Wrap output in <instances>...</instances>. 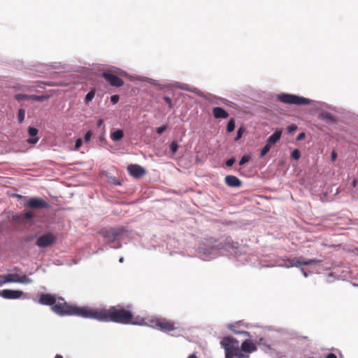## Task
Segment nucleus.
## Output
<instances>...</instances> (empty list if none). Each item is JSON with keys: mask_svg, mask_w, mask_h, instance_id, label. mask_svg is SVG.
Wrapping results in <instances>:
<instances>
[{"mask_svg": "<svg viewBox=\"0 0 358 358\" xmlns=\"http://www.w3.org/2000/svg\"><path fill=\"white\" fill-rule=\"evenodd\" d=\"M245 252L237 242L216 239L213 237L204 238L197 247L200 259L209 261L218 256L241 257Z\"/></svg>", "mask_w": 358, "mask_h": 358, "instance_id": "nucleus-1", "label": "nucleus"}, {"mask_svg": "<svg viewBox=\"0 0 358 358\" xmlns=\"http://www.w3.org/2000/svg\"><path fill=\"white\" fill-rule=\"evenodd\" d=\"M24 207L30 208L29 210H24L22 213H13L11 216L12 222L21 226H26L27 224H34L36 213L33 210L49 209L51 205L46 200L39 196H31L26 199L23 203Z\"/></svg>", "mask_w": 358, "mask_h": 358, "instance_id": "nucleus-2", "label": "nucleus"}, {"mask_svg": "<svg viewBox=\"0 0 358 358\" xmlns=\"http://www.w3.org/2000/svg\"><path fill=\"white\" fill-rule=\"evenodd\" d=\"M102 322H113L123 324L144 325L146 323L143 319L140 322L133 320V314L130 310H127L122 307L110 306L108 310H102Z\"/></svg>", "mask_w": 358, "mask_h": 358, "instance_id": "nucleus-3", "label": "nucleus"}, {"mask_svg": "<svg viewBox=\"0 0 358 358\" xmlns=\"http://www.w3.org/2000/svg\"><path fill=\"white\" fill-rule=\"evenodd\" d=\"M276 97L278 101L285 104H293L296 106L317 104L321 107L329 108V106L325 102L314 101L308 98L294 94L282 92L278 94Z\"/></svg>", "mask_w": 358, "mask_h": 358, "instance_id": "nucleus-4", "label": "nucleus"}, {"mask_svg": "<svg viewBox=\"0 0 358 358\" xmlns=\"http://www.w3.org/2000/svg\"><path fill=\"white\" fill-rule=\"evenodd\" d=\"M129 230L124 226H120L116 227H103L99 231V234L103 238L106 239L103 243V246L106 247L110 243L120 241L125 238H131V236L127 234Z\"/></svg>", "mask_w": 358, "mask_h": 358, "instance_id": "nucleus-5", "label": "nucleus"}, {"mask_svg": "<svg viewBox=\"0 0 358 358\" xmlns=\"http://www.w3.org/2000/svg\"><path fill=\"white\" fill-rule=\"evenodd\" d=\"M103 309H93L86 306H78L73 305V315L83 318L94 319L101 322V315Z\"/></svg>", "mask_w": 358, "mask_h": 358, "instance_id": "nucleus-6", "label": "nucleus"}, {"mask_svg": "<svg viewBox=\"0 0 358 358\" xmlns=\"http://www.w3.org/2000/svg\"><path fill=\"white\" fill-rule=\"evenodd\" d=\"M62 302H58L52 306L51 310L60 317L73 316V305L67 303L63 298H60Z\"/></svg>", "mask_w": 358, "mask_h": 358, "instance_id": "nucleus-7", "label": "nucleus"}, {"mask_svg": "<svg viewBox=\"0 0 358 358\" xmlns=\"http://www.w3.org/2000/svg\"><path fill=\"white\" fill-rule=\"evenodd\" d=\"M57 241V237L52 232L48 231L40 236L36 241V245L41 248H45L54 245Z\"/></svg>", "mask_w": 358, "mask_h": 358, "instance_id": "nucleus-8", "label": "nucleus"}, {"mask_svg": "<svg viewBox=\"0 0 358 358\" xmlns=\"http://www.w3.org/2000/svg\"><path fill=\"white\" fill-rule=\"evenodd\" d=\"M173 87H176V88H178V89H180V90H184V91H187V92H191L195 94H196L197 96L206 99V100H208V101H210V97L208 96V95L206 94L204 92H203L202 91H201L200 90H199L198 88L195 87H192L186 83H180V82H175L173 85H172Z\"/></svg>", "mask_w": 358, "mask_h": 358, "instance_id": "nucleus-9", "label": "nucleus"}, {"mask_svg": "<svg viewBox=\"0 0 358 358\" xmlns=\"http://www.w3.org/2000/svg\"><path fill=\"white\" fill-rule=\"evenodd\" d=\"M101 76L113 87H120L124 85V80L110 70L103 71Z\"/></svg>", "mask_w": 358, "mask_h": 358, "instance_id": "nucleus-10", "label": "nucleus"}, {"mask_svg": "<svg viewBox=\"0 0 358 358\" xmlns=\"http://www.w3.org/2000/svg\"><path fill=\"white\" fill-rule=\"evenodd\" d=\"M127 170L129 174L136 179H139L146 174V169L137 164H129Z\"/></svg>", "mask_w": 358, "mask_h": 358, "instance_id": "nucleus-11", "label": "nucleus"}, {"mask_svg": "<svg viewBox=\"0 0 358 358\" xmlns=\"http://www.w3.org/2000/svg\"><path fill=\"white\" fill-rule=\"evenodd\" d=\"M24 294V292L18 289H4L0 290V296L5 299H19Z\"/></svg>", "mask_w": 358, "mask_h": 358, "instance_id": "nucleus-12", "label": "nucleus"}, {"mask_svg": "<svg viewBox=\"0 0 358 358\" xmlns=\"http://www.w3.org/2000/svg\"><path fill=\"white\" fill-rule=\"evenodd\" d=\"M38 303L45 305L53 306L57 303V297L55 294L50 293H41L39 294Z\"/></svg>", "mask_w": 358, "mask_h": 358, "instance_id": "nucleus-13", "label": "nucleus"}, {"mask_svg": "<svg viewBox=\"0 0 358 358\" xmlns=\"http://www.w3.org/2000/svg\"><path fill=\"white\" fill-rule=\"evenodd\" d=\"M27 133L29 138L26 140L27 143L30 145L36 144L39 140L38 137V129L35 127H29Z\"/></svg>", "mask_w": 358, "mask_h": 358, "instance_id": "nucleus-14", "label": "nucleus"}, {"mask_svg": "<svg viewBox=\"0 0 358 358\" xmlns=\"http://www.w3.org/2000/svg\"><path fill=\"white\" fill-rule=\"evenodd\" d=\"M318 119L331 125H335L338 122L336 117L327 111H322L319 113Z\"/></svg>", "mask_w": 358, "mask_h": 358, "instance_id": "nucleus-15", "label": "nucleus"}, {"mask_svg": "<svg viewBox=\"0 0 358 358\" xmlns=\"http://www.w3.org/2000/svg\"><path fill=\"white\" fill-rule=\"evenodd\" d=\"M226 185L229 187L238 188L242 185L241 180L236 176L227 175L224 178Z\"/></svg>", "mask_w": 358, "mask_h": 358, "instance_id": "nucleus-16", "label": "nucleus"}, {"mask_svg": "<svg viewBox=\"0 0 358 358\" xmlns=\"http://www.w3.org/2000/svg\"><path fill=\"white\" fill-rule=\"evenodd\" d=\"M282 267L289 268L292 267L301 268V257L286 258L283 259Z\"/></svg>", "mask_w": 358, "mask_h": 358, "instance_id": "nucleus-17", "label": "nucleus"}, {"mask_svg": "<svg viewBox=\"0 0 358 358\" xmlns=\"http://www.w3.org/2000/svg\"><path fill=\"white\" fill-rule=\"evenodd\" d=\"M155 325L158 327L159 329L164 333H167L175 329L173 324L165 320H157Z\"/></svg>", "mask_w": 358, "mask_h": 358, "instance_id": "nucleus-18", "label": "nucleus"}, {"mask_svg": "<svg viewBox=\"0 0 358 358\" xmlns=\"http://www.w3.org/2000/svg\"><path fill=\"white\" fill-rule=\"evenodd\" d=\"M282 131L280 129H277L275 130V131L266 139V143L268 144L271 145V146H273L277 143L282 137Z\"/></svg>", "mask_w": 358, "mask_h": 358, "instance_id": "nucleus-19", "label": "nucleus"}, {"mask_svg": "<svg viewBox=\"0 0 358 358\" xmlns=\"http://www.w3.org/2000/svg\"><path fill=\"white\" fill-rule=\"evenodd\" d=\"M213 115L215 119H227L229 113L222 107L216 106L213 108Z\"/></svg>", "mask_w": 358, "mask_h": 358, "instance_id": "nucleus-20", "label": "nucleus"}, {"mask_svg": "<svg viewBox=\"0 0 358 358\" xmlns=\"http://www.w3.org/2000/svg\"><path fill=\"white\" fill-rule=\"evenodd\" d=\"M240 348L243 352H245L248 355L257 350L256 345L253 343L250 342L249 340L244 341L241 343Z\"/></svg>", "mask_w": 358, "mask_h": 358, "instance_id": "nucleus-21", "label": "nucleus"}, {"mask_svg": "<svg viewBox=\"0 0 358 358\" xmlns=\"http://www.w3.org/2000/svg\"><path fill=\"white\" fill-rule=\"evenodd\" d=\"M134 78L136 80H138V81H145L146 83H148L149 84H151L152 85L157 86L159 90H162L164 88V85L160 84L158 82V80H155V79H152V78H148V77L138 76V75H136L134 76Z\"/></svg>", "mask_w": 358, "mask_h": 358, "instance_id": "nucleus-22", "label": "nucleus"}, {"mask_svg": "<svg viewBox=\"0 0 358 358\" xmlns=\"http://www.w3.org/2000/svg\"><path fill=\"white\" fill-rule=\"evenodd\" d=\"M110 137L113 142H118L123 138L124 132L120 129H116L110 132Z\"/></svg>", "mask_w": 358, "mask_h": 358, "instance_id": "nucleus-23", "label": "nucleus"}, {"mask_svg": "<svg viewBox=\"0 0 358 358\" xmlns=\"http://www.w3.org/2000/svg\"><path fill=\"white\" fill-rule=\"evenodd\" d=\"M230 340V336H224L220 341L221 346L224 350H230L231 349H236Z\"/></svg>", "mask_w": 358, "mask_h": 358, "instance_id": "nucleus-24", "label": "nucleus"}, {"mask_svg": "<svg viewBox=\"0 0 358 358\" xmlns=\"http://www.w3.org/2000/svg\"><path fill=\"white\" fill-rule=\"evenodd\" d=\"M18 278H20V275L15 273H9L3 275L5 284L8 282L17 283Z\"/></svg>", "mask_w": 358, "mask_h": 358, "instance_id": "nucleus-25", "label": "nucleus"}, {"mask_svg": "<svg viewBox=\"0 0 358 358\" xmlns=\"http://www.w3.org/2000/svg\"><path fill=\"white\" fill-rule=\"evenodd\" d=\"M301 257V266L320 264L322 262V260H321V259H310L308 260H304L302 257Z\"/></svg>", "mask_w": 358, "mask_h": 358, "instance_id": "nucleus-26", "label": "nucleus"}, {"mask_svg": "<svg viewBox=\"0 0 358 358\" xmlns=\"http://www.w3.org/2000/svg\"><path fill=\"white\" fill-rule=\"evenodd\" d=\"M14 99L17 101L22 100H32V94L18 93L14 95Z\"/></svg>", "mask_w": 358, "mask_h": 358, "instance_id": "nucleus-27", "label": "nucleus"}, {"mask_svg": "<svg viewBox=\"0 0 358 358\" xmlns=\"http://www.w3.org/2000/svg\"><path fill=\"white\" fill-rule=\"evenodd\" d=\"M235 128H236L235 120L234 118L229 119V120L228 121L227 124V128H226L227 132L231 133L233 131H234Z\"/></svg>", "mask_w": 358, "mask_h": 358, "instance_id": "nucleus-28", "label": "nucleus"}, {"mask_svg": "<svg viewBox=\"0 0 358 358\" xmlns=\"http://www.w3.org/2000/svg\"><path fill=\"white\" fill-rule=\"evenodd\" d=\"M17 121L19 124H22L25 118V110L22 108H20L17 110Z\"/></svg>", "mask_w": 358, "mask_h": 358, "instance_id": "nucleus-29", "label": "nucleus"}, {"mask_svg": "<svg viewBox=\"0 0 358 358\" xmlns=\"http://www.w3.org/2000/svg\"><path fill=\"white\" fill-rule=\"evenodd\" d=\"M49 98H50V95H48V94H42V95L32 94V100L39 101V102H43L44 101H46Z\"/></svg>", "mask_w": 358, "mask_h": 358, "instance_id": "nucleus-30", "label": "nucleus"}, {"mask_svg": "<svg viewBox=\"0 0 358 358\" xmlns=\"http://www.w3.org/2000/svg\"><path fill=\"white\" fill-rule=\"evenodd\" d=\"M94 96L95 91L94 90H92L90 92H88L85 96V103L88 104L90 101H92V99L94 98Z\"/></svg>", "mask_w": 358, "mask_h": 358, "instance_id": "nucleus-31", "label": "nucleus"}, {"mask_svg": "<svg viewBox=\"0 0 358 358\" xmlns=\"http://www.w3.org/2000/svg\"><path fill=\"white\" fill-rule=\"evenodd\" d=\"M19 279L17 280V283L21 284H30L33 282V280L31 278H27L26 275H20Z\"/></svg>", "mask_w": 358, "mask_h": 358, "instance_id": "nucleus-32", "label": "nucleus"}, {"mask_svg": "<svg viewBox=\"0 0 358 358\" xmlns=\"http://www.w3.org/2000/svg\"><path fill=\"white\" fill-rule=\"evenodd\" d=\"M245 131H246V129L243 126H241L240 127H238V129L237 130L236 136L234 138V141H239L242 138V136H243V134L245 132Z\"/></svg>", "mask_w": 358, "mask_h": 358, "instance_id": "nucleus-33", "label": "nucleus"}, {"mask_svg": "<svg viewBox=\"0 0 358 358\" xmlns=\"http://www.w3.org/2000/svg\"><path fill=\"white\" fill-rule=\"evenodd\" d=\"M271 145L268 144V143L266 142L265 145L260 150V157H264L271 150Z\"/></svg>", "mask_w": 358, "mask_h": 358, "instance_id": "nucleus-34", "label": "nucleus"}, {"mask_svg": "<svg viewBox=\"0 0 358 358\" xmlns=\"http://www.w3.org/2000/svg\"><path fill=\"white\" fill-rule=\"evenodd\" d=\"M123 239H120V241H117L115 243V245H108V246L106 247V250H108L109 249H114V250H117V249H120L122 247V241Z\"/></svg>", "mask_w": 358, "mask_h": 358, "instance_id": "nucleus-35", "label": "nucleus"}, {"mask_svg": "<svg viewBox=\"0 0 358 358\" xmlns=\"http://www.w3.org/2000/svg\"><path fill=\"white\" fill-rule=\"evenodd\" d=\"M301 154L299 149H294L290 155V157L294 160H299L301 158Z\"/></svg>", "mask_w": 358, "mask_h": 358, "instance_id": "nucleus-36", "label": "nucleus"}, {"mask_svg": "<svg viewBox=\"0 0 358 358\" xmlns=\"http://www.w3.org/2000/svg\"><path fill=\"white\" fill-rule=\"evenodd\" d=\"M108 182H110V184H113L114 185H117V186L122 185V182L120 180H118L115 176H108Z\"/></svg>", "mask_w": 358, "mask_h": 358, "instance_id": "nucleus-37", "label": "nucleus"}, {"mask_svg": "<svg viewBox=\"0 0 358 358\" xmlns=\"http://www.w3.org/2000/svg\"><path fill=\"white\" fill-rule=\"evenodd\" d=\"M250 159H251V157L249 155L245 154V155H243L238 162V165L239 166L245 165V164H247L250 162Z\"/></svg>", "mask_w": 358, "mask_h": 358, "instance_id": "nucleus-38", "label": "nucleus"}, {"mask_svg": "<svg viewBox=\"0 0 358 358\" xmlns=\"http://www.w3.org/2000/svg\"><path fill=\"white\" fill-rule=\"evenodd\" d=\"M169 150L172 154L176 153L178 150V145L176 141H173L169 145Z\"/></svg>", "mask_w": 358, "mask_h": 358, "instance_id": "nucleus-39", "label": "nucleus"}, {"mask_svg": "<svg viewBox=\"0 0 358 358\" xmlns=\"http://www.w3.org/2000/svg\"><path fill=\"white\" fill-rule=\"evenodd\" d=\"M215 99H218V101H213L216 104H219V103H222V104H224V105H227L229 106V103H231V102L229 101V100H227V99H224V98H222V97H217V96H213Z\"/></svg>", "mask_w": 358, "mask_h": 358, "instance_id": "nucleus-40", "label": "nucleus"}, {"mask_svg": "<svg viewBox=\"0 0 358 358\" xmlns=\"http://www.w3.org/2000/svg\"><path fill=\"white\" fill-rule=\"evenodd\" d=\"M236 349H231L230 350L225 351V358H234L236 355Z\"/></svg>", "mask_w": 358, "mask_h": 358, "instance_id": "nucleus-41", "label": "nucleus"}, {"mask_svg": "<svg viewBox=\"0 0 358 358\" xmlns=\"http://www.w3.org/2000/svg\"><path fill=\"white\" fill-rule=\"evenodd\" d=\"M236 358H248L249 357V355H248L245 352H243L241 348H236Z\"/></svg>", "mask_w": 358, "mask_h": 358, "instance_id": "nucleus-42", "label": "nucleus"}, {"mask_svg": "<svg viewBox=\"0 0 358 358\" xmlns=\"http://www.w3.org/2000/svg\"><path fill=\"white\" fill-rule=\"evenodd\" d=\"M162 99L168 104L169 109L173 108L174 106L172 103V99L171 97L168 96H164Z\"/></svg>", "mask_w": 358, "mask_h": 358, "instance_id": "nucleus-43", "label": "nucleus"}, {"mask_svg": "<svg viewBox=\"0 0 358 358\" xmlns=\"http://www.w3.org/2000/svg\"><path fill=\"white\" fill-rule=\"evenodd\" d=\"M83 141L82 138H78L75 141V145L73 150L77 151L83 145Z\"/></svg>", "mask_w": 358, "mask_h": 358, "instance_id": "nucleus-44", "label": "nucleus"}, {"mask_svg": "<svg viewBox=\"0 0 358 358\" xmlns=\"http://www.w3.org/2000/svg\"><path fill=\"white\" fill-rule=\"evenodd\" d=\"M168 128L166 124H163L156 128V133L159 135L162 134Z\"/></svg>", "mask_w": 358, "mask_h": 358, "instance_id": "nucleus-45", "label": "nucleus"}, {"mask_svg": "<svg viewBox=\"0 0 358 358\" xmlns=\"http://www.w3.org/2000/svg\"><path fill=\"white\" fill-rule=\"evenodd\" d=\"M92 136V131L89 130L84 135V141L85 143H89L91 141V138Z\"/></svg>", "mask_w": 358, "mask_h": 358, "instance_id": "nucleus-46", "label": "nucleus"}, {"mask_svg": "<svg viewBox=\"0 0 358 358\" xmlns=\"http://www.w3.org/2000/svg\"><path fill=\"white\" fill-rule=\"evenodd\" d=\"M297 129H298V127L295 124H291L288 125L287 127V132L289 134H291V133L295 131Z\"/></svg>", "mask_w": 358, "mask_h": 358, "instance_id": "nucleus-47", "label": "nucleus"}, {"mask_svg": "<svg viewBox=\"0 0 358 358\" xmlns=\"http://www.w3.org/2000/svg\"><path fill=\"white\" fill-rule=\"evenodd\" d=\"M236 162V158L234 157H231L229 159L225 161V164L227 166L231 167Z\"/></svg>", "mask_w": 358, "mask_h": 358, "instance_id": "nucleus-48", "label": "nucleus"}, {"mask_svg": "<svg viewBox=\"0 0 358 358\" xmlns=\"http://www.w3.org/2000/svg\"><path fill=\"white\" fill-rule=\"evenodd\" d=\"M119 99H120V96L117 94L112 95L110 96V102L113 104H116L119 101Z\"/></svg>", "mask_w": 358, "mask_h": 358, "instance_id": "nucleus-49", "label": "nucleus"}, {"mask_svg": "<svg viewBox=\"0 0 358 358\" xmlns=\"http://www.w3.org/2000/svg\"><path fill=\"white\" fill-rule=\"evenodd\" d=\"M257 344H258L259 345H263V346H265V347H266L268 349H271V345H270L269 344L266 343L264 342V338H259V341H258Z\"/></svg>", "mask_w": 358, "mask_h": 358, "instance_id": "nucleus-50", "label": "nucleus"}, {"mask_svg": "<svg viewBox=\"0 0 358 358\" xmlns=\"http://www.w3.org/2000/svg\"><path fill=\"white\" fill-rule=\"evenodd\" d=\"M234 325L232 324H229L228 328L236 334H242L243 331L236 330L234 329Z\"/></svg>", "mask_w": 358, "mask_h": 358, "instance_id": "nucleus-51", "label": "nucleus"}, {"mask_svg": "<svg viewBox=\"0 0 358 358\" xmlns=\"http://www.w3.org/2000/svg\"><path fill=\"white\" fill-rule=\"evenodd\" d=\"M229 341H231V343H233L234 346L236 348H239V346H238L239 341L236 338L230 336V340Z\"/></svg>", "mask_w": 358, "mask_h": 358, "instance_id": "nucleus-52", "label": "nucleus"}, {"mask_svg": "<svg viewBox=\"0 0 358 358\" xmlns=\"http://www.w3.org/2000/svg\"><path fill=\"white\" fill-rule=\"evenodd\" d=\"M306 138V134L305 132H301L298 134V136H296V140L297 141H302L303 140L304 138Z\"/></svg>", "mask_w": 358, "mask_h": 358, "instance_id": "nucleus-53", "label": "nucleus"}, {"mask_svg": "<svg viewBox=\"0 0 358 358\" xmlns=\"http://www.w3.org/2000/svg\"><path fill=\"white\" fill-rule=\"evenodd\" d=\"M337 157H338V155H337V153H336V151H334H334H332V152H331V156H330V157H331V161H333V162L336 161V159H337Z\"/></svg>", "mask_w": 358, "mask_h": 358, "instance_id": "nucleus-54", "label": "nucleus"}, {"mask_svg": "<svg viewBox=\"0 0 358 358\" xmlns=\"http://www.w3.org/2000/svg\"><path fill=\"white\" fill-rule=\"evenodd\" d=\"M13 196L17 197L19 199L24 200V202L26 201V199H28V197H27L25 196H22L21 194H14Z\"/></svg>", "mask_w": 358, "mask_h": 358, "instance_id": "nucleus-55", "label": "nucleus"}, {"mask_svg": "<svg viewBox=\"0 0 358 358\" xmlns=\"http://www.w3.org/2000/svg\"><path fill=\"white\" fill-rule=\"evenodd\" d=\"M106 250V247H104V248H98V250H96V251L93 252V254L94 255H97V254L103 252Z\"/></svg>", "mask_w": 358, "mask_h": 358, "instance_id": "nucleus-56", "label": "nucleus"}, {"mask_svg": "<svg viewBox=\"0 0 358 358\" xmlns=\"http://www.w3.org/2000/svg\"><path fill=\"white\" fill-rule=\"evenodd\" d=\"M358 180L356 178H354L350 184V186L352 189L355 188L357 185Z\"/></svg>", "mask_w": 358, "mask_h": 358, "instance_id": "nucleus-57", "label": "nucleus"}, {"mask_svg": "<svg viewBox=\"0 0 358 358\" xmlns=\"http://www.w3.org/2000/svg\"><path fill=\"white\" fill-rule=\"evenodd\" d=\"M303 275L305 277V278H307L308 276V273L306 272L304 268H303V266H301V268H299Z\"/></svg>", "mask_w": 358, "mask_h": 358, "instance_id": "nucleus-58", "label": "nucleus"}, {"mask_svg": "<svg viewBox=\"0 0 358 358\" xmlns=\"http://www.w3.org/2000/svg\"><path fill=\"white\" fill-rule=\"evenodd\" d=\"M36 237V234H31L27 238V241H31Z\"/></svg>", "mask_w": 358, "mask_h": 358, "instance_id": "nucleus-59", "label": "nucleus"}, {"mask_svg": "<svg viewBox=\"0 0 358 358\" xmlns=\"http://www.w3.org/2000/svg\"><path fill=\"white\" fill-rule=\"evenodd\" d=\"M325 358H337L336 355L332 352L329 353Z\"/></svg>", "mask_w": 358, "mask_h": 358, "instance_id": "nucleus-60", "label": "nucleus"}, {"mask_svg": "<svg viewBox=\"0 0 358 358\" xmlns=\"http://www.w3.org/2000/svg\"><path fill=\"white\" fill-rule=\"evenodd\" d=\"M5 284L3 275L0 274V287Z\"/></svg>", "mask_w": 358, "mask_h": 358, "instance_id": "nucleus-61", "label": "nucleus"}, {"mask_svg": "<svg viewBox=\"0 0 358 358\" xmlns=\"http://www.w3.org/2000/svg\"><path fill=\"white\" fill-rule=\"evenodd\" d=\"M103 119H101V118H100V119H99V120H97V126H98L99 127H101V126L103 124Z\"/></svg>", "mask_w": 358, "mask_h": 358, "instance_id": "nucleus-62", "label": "nucleus"}, {"mask_svg": "<svg viewBox=\"0 0 358 358\" xmlns=\"http://www.w3.org/2000/svg\"><path fill=\"white\" fill-rule=\"evenodd\" d=\"M187 358H197V357L195 353H192L187 357Z\"/></svg>", "mask_w": 358, "mask_h": 358, "instance_id": "nucleus-63", "label": "nucleus"}, {"mask_svg": "<svg viewBox=\"0 0 358 358\" xmlns=\"http://www.w3.org/2000/svg\"><path fill=\"white\" fill-rule=\"evenodd\" d=\"M54 358H64L62 355L57 354Z\"/></svg>", "mask_w": 358, "mask_h": 358, "instance_id": "nucleus-64", "label": "nucleus"}]
</instances>
